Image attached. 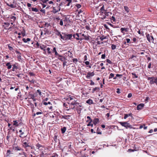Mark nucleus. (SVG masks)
I'll return each instance as SVG.
<instances>
[{
	"label": "nucleus",
	"instance_id": "60",
	"mask_svg": "<svg viewBox=\"0 0 157 157\" xmlns=\"http://www.w3.org/2000/svg\"><path fill=\"white\" fill-rule=\"evenodd\" d=\"M76 7H77L78 9H79L81 7V5L80 4H78L75 5Z\"/></svg>",
	"mask_w": 157,
	"mask_h": 157
},
{
	"label": "nucleus",
	"instance_id": "34",
	"mask_svg": "<svg viewBox=\"0 0 157 157\" xmlns=\"http://www.w3.org/2000/svg\"><path fill=\"white\" fill-rule=\"evenodd\" d=\"M62 34H63V36H62L61 34L59 36L60 37V38L61 39L63 40H64V34L65 33H62Z\"/></svg>",
	"mask_w": 157,
	"mask_h": 157
},
{
	"label": "nucleus",
	"instance_id": "12",
	"mask_svg": "<svg viewBox=\"0 0 157 157\" xmlns=\"http://www.w3.org/2000/svg\"><path fill=\"white\" fill-rule=\"evenodd\" d=\"M92 122L94 125H96L99 122V120L98 118H95L93 121Z\"/></svg>",
	"mask_w": 157,
	"mask_h": 157
},
{
	"label": "nucleus",
	"instance_id": "13",
	"mask_svg": "<svg viewBox=\"0 0 157 157\" xmlns=\"http://www.w3.org/2000/svg\"><path fill=\"white\" fill-rule=\"evenodd\" d=\"M6 5L12 8H16V6L15 5H13V4H11L10 2L9 3H6Z\"/></svg>",
	"mask_w": 157,
	"mask_h": 157
},
{
	"label": "nucleus",
	"instance_id": "38",
	"mask_svg": "<svg viewBox=\"0 0 157 157\" xmlns=\"http://www.w3.org/2000/svg\"><path fill=\"white\" fill-rule=\"evenodd\" d=\"M93 122V120H91L90 121V122H89L87 124V126H91V127H92L93 126V123H92Z\"/></svg>",
	"mask_w": 157,
	"mask_h": 157
},
{
	"label": "nucleus",
	"instance_id": "10",
	"mask_svg": "<svg viewBox=\"0 0 157 157\" xmlns=\"http://www.w3.org/2000/svg\"><path fill=\"white\" fill-rule=\"evenodd\" d=\"M144 105L143 103H140L136 107V109L137 110H141L144 107Z\"/></svg>",
	"mask_w": 157,
	"mask_h": 157
},
{
	"label": "nucleus",
	"instance_id": "37",
	"mask_svg": "<svg viewBox=\"0 0 157 157\" xmlns=\"http://www.w3.org/2000/svg\"><path fill=\"white\" fill-rule=\"evenodd\" d=\"M58 11V10H56L55 7H53L52 12L54 13H56Z\"/></svg>",
	"mask_w": 157,
	"mask_h": 157
},
{
	"label": "nucleus",
	"instance_id": "62",
	"mask_svg": "<svg viewBox=\"0 0 157 157\" xmlns=\"http://www.w3.org/2000/svg\"><path fill=\"white\" fill-rule=\"evenodd\" d=\"M126 42L127 43H131L132 42L130 41V40L129 39L127 38L126 39Z\"/></svg>",
	"mask_w": 157,
	"mask_h": 157
},
{
	"label": "nucleus",
	"instance_id": "55",
	"mask_svg": "<svg viewBox=\"0 0 157 157\" xmlns=\"http://www.w3.org/2000/svg\"><path fill=\"white\" fill-rule=\"evenodd\" d=\"M29 75L30 76H34L35 75V74L34 73L31 72H30L29 73Z\"/></svg>",
	"mask_w": 157,
	"mask_h": 157
},
{
	"label": "nucleus",
	"instance_id": "2",
	"mask_svg": "<svg viewBox=\"0 0 157 157\" xmlns=\"http://www.w3.org/2000/svg\"><path fill=\"white\" fill-rule=\"evenodd\" d=\"M148 80H149L150 84H152L155 83L157 86V77L152 76L149 77L147 78Z\"/></svg>",
	"mask_w": 157,
	"mask_h": 157
},
{
	"label": "nucleus",
	"instance_id": "58",
	"mask_svg": "<svg viewBox=\"0 0 157 157\" xmlns=\"http://www.w3.org/2000/svg\"><path fill=\"white\" fill-rule=\"evenodd\" d=\"M137 150L138 149H137L136 150H134V149H128V151L129 152H133L135 151H137Z\"/></svg>",
	"mask_w": 157,
	"mask_h": 157
},
{
	"label": "nucleus",
	"instance_id": "29",
	"mask_svg": "<svg viewBox=\"0 0 157 157\" xmlns=\"http://www.w3.org/2000/svg\"><path fill=\"white\" fill-rule=\"evenodd\" d=\"M54 31L56 32L55 33V34L56 35L59 36L61 34L60 32L56 29H54Z\"/></svg>",
	"mask_w": 157,
	"mask_h": 157
},
{
	"label": "nucleus",
	"instance_id": "19",
	"mask_svg": "<svg viewBox=\"0 0 157 157\" xmlns=\"http://www.w3.org/2000/svg\"><path fill=\"white\" fill-rule=\"evenodd\" d=\"M10 18L11 19V21H13V22H14V21L16 20V17H15L14 16H13L12 15H11Z\"/></svg>",
	"mask_w": 157,
	"mask_h": 157
},
{
	"label": "nucleus",
	"instance_id": "20",
	"mask_svg": "<svg viewBox=\"0 0 157 157\" xmlns=\"http://www.w3.org/2000/svg\"><path fill=\"white\" fill-rule=\"evenodd\" d=\"M100 90V88L99 87H95L92 90V93H94V92L96 91L97 92L99 91Z\"/></svg>",
	"mask_w": 157,
	"mask_h": 157
},
{
	"label": "nucleus",
	"instance_id": "9",
	"mask_svg": "<svg viewBox=\"0 0 157 157\" xmlns=\"http://www.w3.org/2000/svg\"><path fill=\"white\" fill-rule=\"evenodd\" d=\"M2 24H3L2 25V26L5 29H8L7 28L10 25V23L8 22H4L2 23Z\"/></svg>",
	"mask_w": 157,
	"mask_h": 157
},
{
	"label": "nucleus",
	"instance_id": "54",
	"mask_svg": "<svg viewBox=\"0 0 157 157\" xmlns=\"http://www.w3.org/2000/svg\"><path fill=\"white\" fill-rule=\"evenodd\" d=\"M73 62L75 63V64L77 63V62H78V60L76 58H74L72 59Z\"/></svg>",
	"mask_w": 157,
	"mask_h": 157
},
{
	"label": "nucleus",
	"instance_id": "56",
	"mask_svg": "<svg viewBox=\"0 0 157 157\" xmlns=\"http://www.w3.org/2000/svg\"><path fill=\"white\" fill-rule=\"evenodd\" d=\"M8 47L9 50L10 51H12L13 49V48L12 47L10 46V44L8 45Z\"/></svg>",
	"mask_w": 157,
	"mask_h": 157
},
{
	"label": "nucleus",
	"instance_id": "32",
	"mask_svg": "<svg viewBox=\"0 0 157 157\" xmlns=\"http://www.w3.org/2000/svg\"><path fill=\"white\" fill-rule=\"evenodd\" d=\"M124 9L128 13L129 12L130 10L128 8V7L127 6H124Z\"/></svg>",
	"mask_w": 157,
	"mask_h": 157
},
{
	"label": "nucleus",
	"instance_id": "53",
	"mask_svg": "<svg viewBox=\"0 0 157 157\" xmlns=\"http://www.w3.org/2000/svg\"><path fill=\"white\" fill-rule=\"evenodd\" d=\"M104 27L106 29L108 30V31H109L110 30L109 28L108 27L107 25L106 24H104Z\"/></svg>",
	"mask_w": 157,
	"mask_h": 157
},
{
	"label": "nucleus",
	"instance_id": "1",
	"mask_svg": "<svg viewBox=\"0 0 157 157\" xmlns=\"http://www.w3.org/2000/svg\"><path fill=\"white\" fill-rule=\"evenodd\" d=\"M119 123L122 126L124 127L126 129H128V128L130 129L135 128L132 127V125H130L129 123L127 122H119Z\"/></svg>",
	"mask_w": 157,
	"mask_h": 157
},
{
	"label": "nucleus",
	"instance_id": "26",
	"mask_svg": "<svg viewBox=\"0 0 157 157\" xmlns=\"http://www.w3.org/2000/svg\"><path fill=\"white\" fill-rule=\"evenodd\" d=\"M6 65L7 67V68L9 69H11L12 67V65L10 64V62L7 63Z\"/></svg>",
	"mask_w": 157,
	"mask_h": 157
},
{
	"label": "nucleus",
	"instance_id": "50",
	"mask_svg": "<svg viewBox=\"0 0 157 157\" xmlns=\"http://www.w3.org/2000/svg\"><path fill=\"white\" fill-rule=\"evenodd\" d=\"M21 34L23 36H25V30L24 29H23V30L21 32Z\"/></svg>",
	"mask_w": 157,
	"mask_h": 157
},
{
	"label": "nucleus",
	"instance_id": "18",
	"mask_svg": "<svg viewBox=\"0 0 157 157\" xmlns=\"http://www.w3.org/2000/svg\"><path fill=\"white\" fill-rule=\"evenodd\" d=\"M25 132H22L20 133V135L19 136V137L21 138H24L27 136V135L25 134Z\"/></svg>",
	"mask_w": 157,
	"mask_h": 157
},
{
	"label": "nucleus",
	"instance_id": "4",
	"mask_svg": "<svg viewBox=\"0 0 157 157\" xmlns=\"http://www.w3.org/2000/svg\"><path fill=\"white\" fill-rule=\"evenodd\" d=\"M146 35L147 39L149 42H153L154 40L153 36L148 34L146 33Z\"/></svg>",
	"mask_w": 157,
	"mask_h": 157
},
{
	"label": "nucleus",
	"instance_id": "21",
	"mask_svg": "<svg viewBox=\"0 0 157 157\" xmlns=\"http://www.w3.org/2000/svg\"><path fill=\"white\" fill-rule=\"evenodd\" d=\"M44 31L45 32L44 34L45 35L46 34H50L51 32L49 31L48 29H47L46 28H45L44 29Z\"/></svg>",
	"mask_w": 157,
	"mask_h": 157
},
{
	"label": "nucleus",
	"instance_id": "23",
	"mask_svg": "<svg viewBox=\"0 0 157 157\" xmlns=\"http://www.w3.org/2000/svg\"><path fill=\"white\" fill-rule=\"evenodd\" d=\"M66 127H64L63 128H62L61 129V133L62 134H64L66 130Z\"/></svg>",
	"mask_w": 157,
	"mask_h": 157
},
{
	"label": "nucleus",
	"instance_id": "61",
	"mask_svg": "<svg viewBox=\"0 0 157 157\" xmlns=\"http://www.w3.org/2000/svg\"><path fill=\"white\" fill-rule=\"evenodd\" d=\"M37 93H38L40 96H41V91L39 90H37Z\"/></svg>",
	"mask_w": 157,
	"mask_h": 157
},
{
	"label": "nucleus",
	"instance_id": "49",
	"mask_svg": "<svg viewBox=\"0 0 157 157\" xmlns=\"http://www.w3.org/2000/svg\"><path fill=\"white\" fill-rule=\"evenodd\" d=\"M114 74H113L112 73H111L110 74V75L109 76V78L110 79L112 78H113L114 77Z\"/></svg>",
	"mask_w": 157,
	"mask_h": 157
},
{
	"label": "nucleus",
	"instance_id": "15",
	"mask_svg": "<svg viewBox=\"0 0 157 157\" xmlns=\"http://www.w3.org/2000/svg\"><path fill=\"white\" fill-rule=\"evenodd\" d=\"M52 52L53 53H55L54 55L55 57H56V56H57L59 55V54L57 53L56 50V48L55 47H53V49L52 50Z\"/></svg>",
	"mask_w": 157,
	"mask_h": 157
},
{
	"label": "nucleus",
	"instance_id": "14",
	"mask_svg": "<svg viewBox=\"0 0 157 157\" xmlns=\"http://www.w3.org/2000/svg\"><path fill=\"white\" fill-rule=\"evenodd\" d=\"M57 136L55 135L53 137V141H54L56 143L57 142H58L59 144H60V142L59 140V139L57 138Z\"/></svg>",
	"mask_w": 157,
	"mask_h": 157
},
{
	"label": "nucleus",
	"instance_id": "36",
	"mask_svg": "<svg viewBox=\"0 0 157 157\" xmlns=\"http://www.w3.org/2000/svg\"><path fill=\"white\" fill-rule=\"evenodd\" d=\"M13 122L14 123H13V125H15V126H17L19 125V124H18V122L17 121V120H16V121H13Z\"/></svg>",
	"mask_w": 157,
	"mask_h": 157
},
{
	"label": "nucleus",
	"instance_id": "41",
	"mask_svg": "<svg viewBox=\"0 0 157 157\" xmlns=\"http://www.w3.org/2000/svg\"><path fill=\"white\" fill-rule=\"evenodd\" d=\"M32 10L33 11L37 12L38 11V10L36 8L32 7Z\"/></svg>",
	"mask_w": 157,
	"mask_h": 157
},
{
	"label": "nucleus",
	"instance_id": "44",
	"mask_svg": "<svg viewBox=\"0 0 157 157\" xmlns=\"http://www.w3.org/2000/svg\"><path fill=\"white\" fill-rule=\"evenodd\" d=\"M132 75V78H137L138 76L136 74L132 73H131Z\"/></svg>",
	"mask_w": 157,
	"mask_h": 157
},
{
	"label": "nucleus",
	"instance_id": "33",
	"mask_svg": "<svg viewBox=\"0 0 157 157\" xmlns=\"http://www.w3.org/2000/svg\"><path fill=\"white\" fill-rule=\"evenodd\" d=\"M71 116L70 115H67L63 116V119L68 120L69 119V117Z\"/></svg>",
	"mask_w": 157,
	"mask_h": 157
},
{
	"label": "nucleus",
	"instance_id": "31",
	"mask_svg": "<svg viewBox=\"0 0 157 157\" xmlns=\"http://www.w3.org/2000/svg\"><path fill=\"white\" fill-rule=\"evenodd\" d=\"M91 38L90 36H85L84 37V38H83V39H84L85 40H90V38Z\"/></svg>",
	"mask_w": 157,
	"mask_h": 157
},
{
	"label": "nucleus",
	"instance_id": "63",
	"mask_svg": "<svg viewBox=\"0 0 157 157\" xmlns=\"http://www.w3.org/2000/svg\"><path fill=\"white\" fill-rule=\"evenodd\" d=\"M85 28L88 30H90V28L89 25H86L85 26Z\"/></svg>",
	"mask_w": 157,
	"mask_h": 157
},
{
	"label": "nucleus",
	"instance_id": "51",
	"mask_svg": "<svg viewBox=\"0 0 157 157\" xmlns=\"http://www.w3.org/2000/svg\"><path fill=\"white\" fill-rule=\"evenodd\" d=\"M28 81L29 82H30L31 83H33V84H34L35 82V81L33 79H32L31 80H30L29 79H28Z\"/></svg>",
	"mask_w": 157,
	"mask_h": 157
},
{
	"label": "nucleus",
	"instance_id": "5",
	"mask_svg": "<svg viewBox=\"0 0 157 157\" xmlns=\"http://www.w3.org/2000/svg\"><path fill=\"white\" fill-rule=\"evenodd\" d=\"M23 146V147L25 149V151H28L27 149V147H31V149H33L32 147H31V146L29 145L27 143V142L26 141H25V140H23L22 142Z\"/></svg>",
	"mask_w": 157,
	"mask_h": 157
},
{
	"label": "nucleus",
	"instance_id": "27",
	"mask_svg": "<svg viewBox=\"0 0 157 157\" xmlns=\"http://www.w3.org/2000/svg\"><path fill=\"white\" fill-rule=\"evenodd\" d=\"M13 67L12 70L13 71H15V69H17L18 68L16 66L15 64H13L12 65Z\"/></svg>",
	"mask_w": 157,
	"mask_h": 157
},
{
	"label": "nucleus",
	"instance_id": "47",
	"mask_svg": "<svg viewBox=\"0 0 157 157\" xmlns=\"http://www.w3.org/2000/svg\"><path fill=\"white\" fill-rule=\"evenodd\" d=\"M29 105H30L31 108L32 109H33L32 112H33V109L34 108V105L32 103L30 102L29 103Z\"/></svg>",
	"mask_w": 157,
	"mask_h": 157
},
{
	"label": "nucleus",
	"instance_id": "6",
	"mask_svg": "<svg viewBox=\"0 0 157 157\" xmlns=\"http://www.w3.org/2000/svg\"><path fill=\"white\" fill-rule=\"evenodd\" d=\"M12 148L13 150L15 151H21V148L18 146L16 144H13L12 147Z\"/></svg>",
	"mask_w": 157,
	"mask_h": 157
},
{
	"label": "nucleus",
	"instance_id": "48",
	"mask_svg": "<svg viewBox=\"0 0 157 157\" xmlns=\"http://www.w3.org/2000/svg\"><path fill=\"white\" fill-rule=\"evenodd\" d=\"M96 133L97 134H101V132H100V130L98 128H97Z\"/></svg>",
	"mask_w": 157,
	"mask_h": 157
},
{
	"label": "nucleus",
	"instance_id": "25",
	"mask_svg": "<svg viewBox=\"0 0 157 157\" xmlns=\"http://www.w3.org/2000/svg\"><path fill=\"white\" fill-rule=\"evenodd\" d=\"M11 153V151L10 150H8L6 154V157H10V155Z\"/></svg>",
	"mask_w": 157,
	"mask_h": 157
},
{
	"label": "nucleus",
	"instance_id": "52",
	"mask_svg": "<svg viewBox=\"0 0 157 157\" xmlns=\"http://www.w3.org/2000/svg\"><path fill=\"white\" fill-rule=\"evenodd\" d=\"M106 38V37H105L104 36H102L100 37V39L101 41H102L104 39H105Z\"/></svg>",
	"mask_w": 157,
	"mask_h": 157
},
{
	"label": "nucleus",
	"instance_id": "42",
	"mask_svg": "<svg viewBox=\"0 0 157 157\" xmlns=\"http://www.w3.org/2000/svg\"><path fill=\"white\" fill-rule=\"evenodd\" d=\"M137 145L136 144H135L134 145V146L133 147L134 148V150H136L137 149H138L137 151H138L139 149V147H137Z\"/></svg>",
	"mask_w": 157,
	"mask_h": 157
},
{
	"label": "nucleus",
	"instance_id": "8",
	"mask_svg": "<svg viewBox=\"0 0 157 157\" xmlns=\"http://www.w3.org/2000/svg\"><path fill=\"white\" fill-rule=\"evenodd\" d=\"M56 58H58L59 60L61 61H63L66 60V58L63 56L59 54L58 56H56Z\"/></svg>",
	"mask_w": 157,
	"mask_h": 157
},
{
	"label": "nucleus",
	"instance_id": "16",
	"mask_svg": "<svg viewBox=\"0 0 157 157\" xmlns=\"http://www.w3.org/2000/svg\"><path fill=\"white\" fill-rule=\"evenodd\" d=\"M21 128L23 132H25V133L27 132L28 128L26 126H25Z\"/></svg>",
	"mask_w": 157,
	"mask_h": 157
},
{
	"label": "nucleus",
	"instance_id": "30",
	"mask_svg": "<svg viewBox=\"0 0 157 157\" xmlns=\"http://www.w3.org/2000/svg\"><path fill=\"white\" fill-rule=\"evenodd\" d=\"M36 147L37 149H40V147H43V146L41 145L40 144L38 143L36 144Z\"/></svg>",
	"mask_w": 157,
	"mask_h": 157
},
{
	"label": "nucleus",
	"instance_id": "35",
	"mask_svg": "<svg viewBox=\"0 0 157 157\" xmlns=\"http://www.w3.org/2000/svg\"><path fill=\"white\" fill-rule=\"evenodd\" d=\"M33 46L36 48H38L39 47V44L38 42H36V43L33 45Z\"/></svg>",
	"mask_w": 157,
	"mask_h": 157
},
{
	"label": "nucleus",
	"instance_id": "7",
	"mask_svg": "<svg viewBox=\"0 0 157 157\" xmlns=\"http://www.w3.org/2000/svg\"><path fill=\"white\" fill-rule=\"evenodd\" d=\"M73 37L74 38L76 39L77 40H82L83 39V38L80 37L78 33H76L75 34H74L73 35Z\"/></svg>",
	"mask_w": 157,
	"mask_h": 157
},
{
	"label": "nucleus",
	"instance_id": "17",
	"mask_svg": "<svg viewBox=\"0 0 157 157\" xmlns=\"http://www.w3.org/2000/svg\"><path fill=\"white\" fill-rule=\"evenodd\" d=\"M128 28H121V31L122 33L124 34V31L125 32H127L128 31Z\"/></svg>",
	"mask_w": 157,
	"mask_h": 157
},
{
	"label": "nucleus",
	"instance_id": "59",
	"mask_svg": "<svg viewBox=\"0 0 157 157\" xmlns=\"http://www.w3.org/2000/svg\"><path fill=\"white\" fill-rule=\"evenodd\" d=\"M63 106L65 107L66 108H68V105L67 104H66V103H63Z\"/></svg>",
	"mask_w": 157,
	"mask_h": 157
},
{
	"label": "nucleus",
	"instance_id": "46",
	"mask_svg": "<svg viewBox=\"0 0 157 157\" xmlns=\"http://www.w3.org/2000/svg\"><path fill=\"white\" fill-rule=\"evenodd\" d=\"M136 56H135L134 55H132L130 57V59H132L133 60L135 61V59L134 58H136Z\"/></svg>",
	"mask_w": 157,
	"mask_h": 157
},
{
	"label": "nucleus",
	"instance_id": "28",
	"mask_svg": "<svg viewBox=\"0 0 157 157\" xmlns=\"http://www.w3.org/2000/svg\"><path fill=\"white\" fill-rule=\"evenodd\" d=\"M68 104L69 105V108L67 109V110H69L70 109H74L75 108V106L74 105H71V103L68 102Z\"/></svg>",
	"mask_w": 157,
	"mask_h": 157
},
{
	"label": "nucleus",
	"instance_id": "64",
	"mask_svg": "<svg viewBox=\"0 0 157 157\" xmlns=\"http://www.w3.org/2000/svg\"><path fill=\"white\" fill-rule=\"evenodd\" d=\"M59 25L61 26H62L63 25V19L60 20V22H59Z\"/></svg>",
	"mask_w": 157,
	"mask_h": 157
},
{
	"label": "nucleus",
	"instance_id": "57",
	"mask_svg": "<svg viewBox=\"0 0 157 157\" xmlns=\"http://www.w3.org/2000/svg\"><path fill=\"white\" fill-rule=\"evenodd\" d=\"M116 48V46L113 44L111 45V48L112 50L115 49Z\"/></svg>",
	"mask_w": 157,
	"mask_h": 157
},
{
	"label": "nucleus",
	"instance_id": "11",
	"mask_svg": "<svg viewBox=\"0 0 157 157\" xmlns=\"http://www.w3.org/2000/svg\"><path fill=\"white\" fill-rule=\"evenodd\" d=\"M94 75V72H89L87 73V75L86 76V78H90V77L93 76Z\"/></svg>",
	"mask_w": 157,
	"mask_h": 157
},
{
	"label": "nucleus",
	"instance_id": "43",
	"mask_svg": "<svg viewBox=\"0 0 157 157\" xmlns=\"http://www.w3.org/2000/svg\"><path fill=\"white\" fill-rule=\"evenodd\" d=\"M79 103L77 102V101L76 100V102H73V103H71V105H79Z\"/></svg>",
	"mask_w": 157,
	"mask_h": 157
},
{
	"label": "nucleus",
	"instance_id": "40",
	"mask_svg": "<svg viewBox=\"0 0 157 157\" xmlns=\"http://www.w3.org/2000/svg\"><path fill=\"white\" fill-rule=\"evenodd\" d=\"M104 6H103L101 7V8L100 9V12L101 13H103V11H105V10H104Z\"/></svg>",
	"mask_w": 157,
	"mask_h": 157
},
{
	"label": "nucleus",
	"instance_id": "3",
	"mask_svg": "<svg viewBox=\"0 0 157 157\" xmlns=\"http://www.w3.org/2000/svg\"><path fill=\"white\" fill-rule=\"evenodd\" d=\"M64 40L67 41L69 40H71L73 35L71 34H67L64 33Z\"/></svg>",
	"mask_w": 157,
	"mask_h": 157
},
{
	"label": "nucleus",
	"instance_id": "45",
	"mask_svg": "<svg viewBox=\"0 0 157 157\" xmlns=\"http://www.w3.org/2000/svg\"><path fill=\"white\" fill-rule=\"evenodd\" d=\"M31 98L34 101H35L36 100V99L35 98V96L34 94H31Z\"/></svg>",
	"mask_w": 157,
	"mask_h": 157
},
{
	"label": "nucleus",
	"instance_id": "22",
	"mask_svg": "<svg viewBox=\"0 0 157 157\" xmlns=\"http://www.w3.org/2000/svg\"><path fill=\"white\" fill-rule=\"evenodd\" d=\"M86 103L89 104L90 105L93 104L94 103L93 100L90 99H89L87 101H86Z\"/></svg>",
	"mask_w": 157,
	"mask_h": 157
},
{
	"label": "nucleus",
	"instance_id": "24",
	"mask_svg": "<svg viewBox=\"0 0 157 157\" xmlns=\"http://www.w3.org/2000/svg\"><path fill=\"white\" fill-rule=\"evenodd\" d=\"M30 40H31L29 38H27L26 39L25 38H24L22 39V40L25 43H27V42L30 41Z\"/></svg>",
	"mask_w": 157,
	"mask_h": 157
},
{
	"label": "nucleus",
	"instance_id": "39",
	"mask_svg": "<svg viewBox=\"0 0 157 157\" xmlns=\"http://www.w3.org/2000/svg\"><path fill=\"white\" fill-rule=\"evenodd\" d=\"M40 48L42 50H44V51H45V49H44L45 48V46L44 45H39Z\"/></svg>",
	"mask_w": 157,
	"mask_h": 157
}]
</instances>
